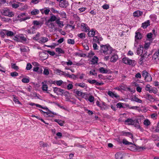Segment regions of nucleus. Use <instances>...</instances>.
I'll return each instance as SVG.
<instances>
[{
	"label": "nucleus",
	"instance_id": "nucleus-45",
	"mask_svg": "<svg viewBox=\"0 0 159 159\" xmlns=\"http://www.w3.org/2000/svg\"><path fill=\"white\" fill-rule=\"evenodd\" d=\"M75 93L79 96L82 97L84 95V94L80 91H76Z\"/></svg>",
	"mask_w": 159,
	"mask_h": 159
},
{
	"label": "nucleus",
	"instance_id": "nucleus-4",
	"mask_svg": "<svg viewBox=\"0 0 159 159\" xmlns=\"http://www.w3.org/2000/svg\"><path fill=\"white\" fill-rule=\"evenodd\" d=\"M1 12L3 15L9 17H12L14 15L12 11H10L9 9L7 7L4 8L2 10Z\"/></svg>",
	"mask_w": 159,
	"mask_h": 159
},
{
	"label": "nucleus",
	"instance_id": "nucleus-24",
	"mask_svg": "<svg viewBox=\"0 0 159 159\" xmlns=\"http://www.w3.org/2000/svg\"><path fill=\"white\" fill-rule=\"evenodd\" d=\"M115 157L116 159H123V154L121 153L118 152L116 154Z\"/></svg>",
	"mask_w": 159,
	"mask_h": 159
},
{
	"label": "nucleus",
	"instance_id": "nucleus-13",
	"mask_svg": "<svg viewBox=\"0 0 159 159\" xmlns=\"http://www.w3.org/2000/svg\"><path fill=\"white\" fill-rule=\"evenodd\" d=\"M139 47L137 48L136 52L137 55H141L143 53V47L141 45H138Z\"/></svg>",
	"mask_w": 159,
	"mask_h": 159
},
{
	"label": "nucleus",
	"instance_id": "nucleus-7",
	"mask_svg": "<svg viewBox=\"0 0 159 159\" xmlns=\"http://www.w3.org/2000/svg\"><path fill=\"white\" fill-rule=\"evenodd\" d=\"M103 40L102 37L100 36H94L93 38V43H98V44H100V42Z\"/></svg>",
	"mask_w": 159,
	"mask_h": 159
},
{
	"label": "nucleus",
	"instance_id": "nucleus-50",
	"mask_svg": "<svg viewBox=\"0 0 159 159\" xmlns=\"http://www.w3.org/2000/svg\"><path fill=\"white\" fill-rule=\"evenodd\" d=\"M32 67V65L30 63H28L26 65V69L27 70H30L31 69Z\"/></svg>",
	"mask_w": 159,
	"mask_h": 159
},
{
	"label": "nucleus",
	"instance_id": "nucleus-2",
	"mask_svg": "<svg viewBox=\"0 0 159 159\" xmlns=\"http://www.w3.org/2000/svg\"><path fill=\"white\" fill-rule=\"evenodd\" d=\"M142 38V34L138 30L135 33L134 37V48L138 46L139 44L140 40Z\"/></svg>",
	"mask_w": 159,
	"mask_h": 159
},
{
	"label": "nucleus",
	"instance_id": "nucleus-22",
	"mask_svg": "<svg viewBox=\"0 0 159 159\" xmlns=\"http://www.w3.org/2000/svg\"><path fill=\"white\" fill-rule=\"evenodd\" d=\"M5 31H6L5 34H6V35L7 36L11 37L15 34V33L11 31L5 30Z\"/></svg>",
	"mask_w": 159,
	"mask_h": 159
},
{
	"label": "nucleus",
	"instance_id": "nucleus-18",
	"mask_svg": "<svg viewBox=\"0 0 159 159\" xmlns=\"http://www.w3.org/2000/svg\"><path fill=\"white\" fill-rule=\"evenodd\" d=\"M58 19V18H57V17L55 15H52L50 17L49 19L46 22V24L48 25L47 23L48 22H53L55 21H56Z\"/></svg>",
	"mask_w": 159,
	"mask_h": 159
},
{
	"label": "nucleus",
	"instance_id": "nucleus-60",
	"mask_svg": "<svg viewBox=\"0 0 159 159\" xmlns=\"http://www.w3.org/2000/svg\"><path fill=\"white\" fill-rule=\"evenodd\" d=\"M151 88H150V86L149 84H147L145 87V90L148 91L149 93L151 90Z\"/></svg>",
	"mask_w": 159,
	"mask_h": 159
},
{
	"label": "nucleus",
	"instance_id": "nucleus-62",
	"mask_svg": "<svg viewBox=\"0 0 159 159\" xmlns=\"http://www.w3.org/2000/svg\"><path fill=\"white\" fill-rule=\"evenodd\" d=\"M49 73V71L48 69H44L43 74L44 75H48Z\"/></svg>",
	"mask_w": 159,
	"mask_h": 159
},
{
	"label": "nucleus",
	"instance_id": "nucleus-36",
	"mask_svg": "<svg viewBox=\"0 0 159 159\" xmlns=\"http://www.w3.org/2000/svg\"><path fill=\"white\" fill-rule=\"evenodd\" d=\"M99 70L100 73L103 74L107 73L108 72L107 70L105 69L103 67H101L99 68Z\"/></svg>",
	"mask_w": 159,
	"mask_h": 159
},
{
	"label": "nucleus",
	"instance_id": "nucleus-33",
	"mask_svg": "<svg viewBox=\"0 0 159 159\" xmlns=\"http://www.w3.org/2000/svg\"><path fill=\"white\" fill-rule=\"evenodd\" d=\"M33 24L35 25L39 26H40L42 25L43 23L40 21H38L37 20H34L33 21Z\"/></svg>",
	"mask_w": 159,
	"mask_h": 159
},
{
	"label": "nucleus",
	"instance_id": "nucleus-5",
	"mask_svg": "<svg viewBox=\"0 0 159 159\" xmlns=\"http://www.w3.org/2000/svg\"><path fill=\"white\" fill-rule=\"evenodd\" d=\"M53 91L54 93H56L57 95L61 94L63 93H65L66 92H67V91L57 87L54 88Z\"/></svg>",
	"mask_w": 159,
	"mask_h": 159
},
{
	"label": "nucleus",
	"instance_id": "nucleus-20",
	"mask_svg": "<svg viewBox=\"0 0 159 159\" xmlns=\"http://www.w3.org/2000/svg\"><path fill=\"white\" fill-rule=\"evenodd\" d=\"M48 38L47 37H42L38 39V41L40 43H43L48 41Z\"/></svg>",
	"mask_w": 159,
	"mask_h": 159
},
{
	"label": "nucleus",
	"instance_id": "nucleus-51",
	"mask_svg": "<svg viewBox=\"0 0 159 159\" xmlns=\"http://www.w3.org/2000/svg\"><path fill=\"white\" fill-rule=\"evenodd\" d=\"M94 97L93 96H90L88 99V101L90 102H93L94 100Z\"/></svg>",
	"mask_w": 159,
	"mask_h": 159
},
{
	"label": "nucleus",
	"instance_id": "nucleus-56",
	"mask_svg": "<svg viewBox=\"0 0 159 159\" xmlns=\"http://www.w3.org/2000/svg\"><path fill=\"white\" fill-rule=\"evenodd\" d=\"M18 73L16 72H12L10 73V75L12 77H16L18 76Z\"/></svg>",
	"mask_w": 159,
	"mask_h": 159
},
{
	"label": "nucleus",
	"instance_id": "nucleus-6",
	"mask_svg": "<svg viewBox=\"0 0 159 159\" xmlns=\"http://www.w3.org/2000/svg\"><path fill=\"white\" fill-rule=\"evenodd\" d=\"M80 28L82 31L86 32H88L90 30V28L88 25L84 23H82L81 24Z\"/></svg>",
	"mask_w": 159,
	"mask_h": 159
},
{
	"label": "nucleus",
	"instance_id": "nucleus-63",
	"mask_svg": "<svg viewBox=\"0 0 159 159\" xmlns=\"http://www.w3.org/2000/svg\"><path fill=\"white\" fill-rule=\"evenodd\" d=\"M93 49L94 50L98 49V46L97 44L96 43H93Z\"/></svg>",
	"mask_w": 159,
	"mask_h": 159
},
{
	"label": "nucleus",
	"instance_id": "nucleus-59",
	"mask_svg": "<svg viewBox=\"0 0 159 159\" xmlns=\"http://www.w3.org/2000/svg\"><path fill=\"white\" fill-rule=\"evenodd\" d=\"M136 78L137 79H140L141 78L142 76L141 74L139 72L137 73L135 75Z\"/></svg>",
	"mask_w": 159,
	"mask_h": 159
},
{
	"label": "nucleus",
	"instance_id": "nucleus-10",
	"mask_svg": "<svg viewBox=\"0 0 159 159\" xmlns=\"http://www.w3.org/2000/svg\"><path fill=\"white\" fill-rule=\"evenodd\" d=\"M56 74L60 75H63L65 76H67L70 77V75L69 73H66V72L62 71L59 70H56Z\"/></svg>",
	"mask_w": 159,
	"mask_h": 159
},
{
	"label": "nucleus",
	"instance_id": "nucleus-1",
	"mask_svg": "<svg viewBox=\"0 0 159 159\" xmlns=\"http://www.w3.org/2000/svg\"><path fill=\"white\" fill-rule=\"evenodd\" d=\"M100 51L104 55H109L115 52L113 49L108 44L106 45H100Z\"/></svg>",
	"mask_w": 159,
	"mask_h": 159
},
{
	"label": "nucleus",
	"instance_id": "nucleus-14",
	"mask_svg": "<svg viewBox=\"0 0 159 159\" xmlns=\"http://www.w3.org/2000/svg\"><path fill=\"white\" fill-rule=\"evenodd\" d=\"M96 31L95 30L93 29H92L90 31L88 32V36L89 37H93L94 36V35L95 34L96 32Z\"/></svg>",
	"mask_w": 159,
	"mask_h": 159
},
{
	"label": "nucleus",
	"instance_id": "nucleus-9",
	"mask_svg": "<svg viewBox=\"0 0 159 159\" xmlns=\"http://www.w3.org/2000/svg\"><path fill=\"white\" fill-rule=\"evenodd\" d=\"M112 54V57L111 58V62H115L118 59V57L115 50V52H113Z\"/></svg>",
	"mask_w": 159,
	"mask_h": 159
},
{
	"label": "nucleus",
	"instance_id": "nucleus-17",
	"mask_svg": "<svg viewBox=\"0 0 159 159\" xmlns=\"http://www.w3.org/2000/svg\"><path fill=\"white\" fill-rule=\"evenodd\" d=\"M134 120L131 118H128L125 121V123L126 125H132L134 124Z\"/></svg>",
	"mask_w": 159,
	"mask_h": 159
},
{
	"label": "nucleus",
	"instance_id": "nucleus-40",
	"mask_svg": "<svg viewBox=\"0 0 159 159\" xmlns=\"http://www.w3.org/2000/svg\"><path fill=\"white\" fill-rule=\"evenodd\" d=\"M55 121L57 123L60 125L62 126L63 125L64 122L61 120L55 119Z\"/></svg>",
	"mask_w": 159,
	"mask_h": 159
},
{
	"label": "nucleus",
	"instance_id": "nucleus-64",
	"mask_svg": "<svg viewBox=\"0 0 159 159\" xmlns=\"http://www.w3.org/2000/svg\"><path fill=\"white\" fill-rule=\"evenodd\" d=\"M25 16H26V13H21L18 15L17 17L18 18H21Z\"/></svg>",
	"mask_w": 159,
	"mask_h": 159
},
{
	"label": "nucleus",
	"instance_id": "nucleus-8",
	"mask_svg": "<svg viewBox=\"0 0 159 159\" xmlns=\"http://www.w3.org/2000/svg\"><path fill=\"white\" fill-rule=\"evenodd\" d=\"M59 2V5L61 7L65 8L68 5L66 0H57Z\"/></svg>",
	"mask_w": 159,
	"mask_h": 159
},
{
	"label": "nucleus",
	"instance_id": "nucleus-21",
	"mask_svg": "<svg viewBox=\"0 0 159 159\" xmlns=\"http://www.w3.org/2000/svg\"><path fill=\"white\" fill-rule=\"evenodd\" d=\"M98 58L96 56H94L91 61V64H97L98 62Z\"/></svg>",
	"mask_w": 159,
	"mask_h": 159
},
{
	"label": "nucleus",
	"instance_id": "nucleus-46",
	"mask_svg": "<svg viewBox=\"0 0 159 159\" xmlns=\"http://www.w3.org/2000/svg\"><path fill=\"white\" fill-rule=\"evenodd\" d=\"M149 74L146 70H143L142 72V76L144 77V78H145V77H147V76H148V75Z\"/></svg>",
	"mask_w": 159,
	"mask_h": 159
},
{
	"label": "nucleus",
	"instance_id": "nucleus-58",
	"mask_svg": "<svg viewBox=\"0 0 159 159\" xmlns=\"http://www.w3.org/2000/svg\"><path fill=\"white\" fill-rule=\"evenodd\" d=\"M102 8L105 10L108 9L109 7V5L107 4H105L102 6Z\"/></svg>",
	"mask_w": 159,
	"mask_h": 159
},
{
	"label": "nucleus",
	"instance_id": "nucleus-31",
	"mask_svg": "<svg viewBox=\"0 0 159 159\" xmlns=\"http://www.w3.org/2000/svg\"><path fill=\"white\" fill-rule=\"evenodd\" d=\"M75 85H78L81 87L84 88H86L87 87V85L84 83H76L75 84Z\"/></svg>",
	"mask_w": 159,
	"mask_h": 159
},
{
	"label": "nucleus",
	"instance_id": "nucleus-3",
	"mask_svg": "<svg viewBox=\"0 0 159 159\" xmlns=\"http://www.w3.org/2000/svg\"><path fill=\"white\" fill-rule=\"evenodd\" d=\"M122 61L125 64L128 65L132 66H134L136 64L135 61L126 57H124L122 59Z\"/></svg>",
	"mask_w": 159,
	"mask_h": 159
},
{
	"label": "nucleus",
	"instance_id": "nucleus-55",
	"mask_svg": "<svg viewBox=\"0 0 159 159\" xmlns=\"http://www.w3.org/2000/svg\"><path fill=\"white\" fill-rule=\"evenodd\" d=\"M56 84L58 86H61L63 83V82L61 80L56 81Z\"/></svg>",
	"mask_w": 159,
	"mask_h": 159
},
{
	"label": "nucleus",
	"instance_id": "nucleus-26",
	"mask_svg": "<svg viewBox=\"0 0 159 159\" xmlns=\"http://www.w3.org/2000/svg\"><path fill=\"white\" fill-rule=\"evenodd\" d=\"M89 75H93L95 76H97V71L95 69H92L89 71Z\"/></svg>",
	"mask_w": 159,
	"mask_h": 159
},
{
	"label": "nucleus",
	"instance_id": "nucleus-37",
	"mask_svg": "<svg viewBox=\"0 0 159 159\" xmlns=\"http://www.w3.org/2000/svg\"><path fill=\"white\" fill-rule=\"evenodd\" d=\"M39 144L40 147H47L49 146L48 145L47 143H44L43 141H40L39 142Z\"/></svg>",
	"mask_w": 159,
	"mask_h": 159
},
{
	"label": "nucleus",
	"instance_id": "nucleus-42",
	"mask_svg": "<svg viewBox=\"0 0 159 159\" xmlns=\"http://www.w3.org/2000/svg\"><path fill=\"white\" fill-rule=\"evenodd\" d=\"M55 50L56 52L59 53H63L64 52L62 49L59 48H56Z\"/></svg>",
	"mask_w": 159,
	"mask_h": 159
},
{
	"label": "nucleus",
	"instance_id": "nucleus-34",
	"mask_svg": "<svg viewBox=\"0 0 159 159\" xmlns=\"http://www.w3.org/2000/svg\"><path fill=\"white\" fill-rule=\"evenodd\" d=\"M18 37L19 38L20 41V40L21 42H25L27 40L26 38L22 35H18Z\"/></svg>",
	"mask_w": 159,
	"mask_h": 159
},
{
	"label": "nucleus",
	"instance_id": "nucleus-11",
	"mask_svg": "<svg viewBox=\"0 0 159 159\" xmlns=\"http://www.w3.org/2000/svg\"><path fill=\"white\" fill-rule=\"evenodd\" d=\"M87 82L91 84H95L96 85L98 86L101 85L103 84L102 83L97 82L95 80H90L89 79L87 80Z\"/></svg>",
	"mask_w": 159,
	"mask_h": 159
},
{
	"label": "nucleus",
	"instance_id": "nucleus-43",
	"mask_svg": "<svg viewBox=\"0 0 159 159\" xmlns=\"http://www.w3.org/2000/svg\"><path fill=\"white\" fill-rule=\"evenodd\" d=\"M143 124L146 126H148L150 124V122L148 119H146L143 121Z\"/></svg>",
	"mask_w": 159,
	"mask_h": 159
},
{
	"label": "nucleus",
	"instance_id": "nucleus-49",
	"mask_svg": "<svg viewBox=\"0 0 159 159\" xmlns=\"http://www.w3.org/2000/svg\"><path fill=\"white\" fill-rule=\"evenodd\" d=\"M13 100L15 103H17L18 104H20V102L18 100V99L17 98L16 96L15 95H13Z\"/></svg>",
	"mask_w": 159,
	"mask_h": 159
},
{
	"label": "nucleus",
	"instance_id": "nucleus-32",
	"mask_svg": "<svg viewBox=\"0 0 159 159\" xmlns=\"http://www.w3.org/2000/svg\"><path fill=\"white\" fill-rule=\"evenodd\" d=\"M123 143L124 144L127 145H135L133 143L129 142L125 139H124L123 140Z\"/></svg>",
	"mask_w": 159,
	"mask_h": 159
},
{
	"label": "nucleus",
	"instance_id": "nucleus-41",
	"mask_svg": "<svg viewBox=\"0 0 159 159\" xmlns=\"http://www.w3.org/2000/svg\"><path fill=\"white\" fill-rule=\"evenodd\" d=\"M157 92V89L155 87L152 88L150 91V93H153L154 94H156Z\"/></svg>",
	"mask_w": 159,
	"mask_h": 159
},
{
	"label": "nucleus",
	"instance_id": "nucleus-52",
	"mask_svg": "<svg viewBox=\"0 0 159 159\" xmlns=\"http://www.w3.org/2000/svg\"><path fill=\"white\" fill-rule=\"evenodd\" d=\"M122 104H123L122 103H120V102H119V103H117L116 104V106L117 108H120L125 107V106L123 107L122 105Z\"/></svg>",
	"mask_w": 159,
	"mask_h": 159
},
{
	"label": "nucleus",
	"instance_id": "nucleus-54",
	"mask_svg": "<svg viewBox=\"0 0 159 159\" xmlns=\"http://www.w3.org/2000/svg\"><path fill=\"white\" fill-rule=\"evenodd\" d=\"M19 19V20L21 22L30 19V17L29 16H27L26 17H25L24 18H22L21 17Z\"/></svg>",
	"mask_w": 159,
	"mask_h": 159
},
{
	"label": "nucleus",
	"instance_id": "nucleus-39",
	"mask_svg": "<svg viewBox=\"0 0 159 159\" xmlns=\"http://www.w3.org/2000/svg\"><path fill=\"white\" fill-rule=\"evenodd\" d=\"M144 80L148 82H150L152 81V78L150 74L147 76V77L144 78Z\"/></svg>",
	"mask_w": 159,
	"mask_h": 159
},
{
	"label": "nucleus",
	"instance_id": "nucleus-27",
	"mask_svg": "<svg viewBox=\"0 0 159 159\" xmlns=\"http://www.w3.org/2000/svg\"><path fill=\"white\" fill-rule=\"evenodd\" d=\"M132 100L139 103H142V101L141 99L137 98L136 96H134L132 98Z\"/></svg>",
	"mask_w": 159,
	"mask_h": 159
},
{
	"label": "nucleus",
	"instance_id": "nucleus-44",
	"mask_svg": "<svg viewBox=\"0 0 159 159\" xmlns=\"http://www.w3.org/2000/svg\"><path fill=\"white\" fill-rule=\"evenodd\" d=\"M5 30H3L2 31H0V36L2 38H4L6 35V31H5Z\"/></svg>",
	"mask_w": 159,
	"mask_h": 159
},
{
	"label": "nucleus",
	"instance_id": "nucleus-29",
	"mask_svg": "<svg viewBox=\"0 0 159 159\" xmlns=\"http://www.w3.org/2000/svg\"><path fill=\"white\" fill-rule=\"evenodd\" d=\"M125 106L126 107H128L130 109L137 110L139 108L138 106H130L128 104H125Z\"/></svg>",
	"mask_w": 159,
	"mask_h": 159
},
{
	"label": "nucleus",
	"instance_id": "nucleus-57",
	"mask_svg": "<svg viewBox=\"0 0 159 159\" xmlns=\"http://www.w3.org/2000/svg\"><path fill=\"white\" fill-rule=\"evenodd\" d=\"M11 67L12 68H13L16 70H17L19 69V67L16 66V64L13 63L11 65Z\"/></svg>",
	"mask_w": 159,
	"mask_h": 159
},
{
	"label": "nucleus",
	"instance_id": "nucleus-15",
	"mask_svg": "<svg viewBox=\"0 0 159 159\" xmlns=\"http://www.w3.org/2000/svg\"><path fill=\"white\" fill-rule=\"evenodd\" d=\"M143 12L139 10L136 11L133 13V16L134 17H138L142 15Z\"/></svg>",
	"mask_w": 159,
	"mask_h": 159
},
{
	"label": "nucleus",
	"instance_id": "nucleus-30",
	"mask_svg": "<svg viewBox=\"0 0 159 159\" xmlns=\"http://www.w3.org/2000/svg\"><path fill=\"white\" fill-rule=\"evenodd\" d=\"M85 36L86 34L84 33H81L77 35L78 37L81 39H84L86 37Z\"/></svg>",
	"mask_w": 159,
	"mask_h": 159
},
{
	"label": "nucleus",
	"instance_id": "nucleus-38",
	"mask_svg": "<svg viewBox=\"0 0 159 159\" xmlns=\"http://www.w3.org/2000/svg\"><path fill=\"white\" fill-rule=\"evenodd\" d=\"M39 12V11L37 9L33 10L31 12V15H34L38 14Z\"/></svg>",
	"mask_w": 159,
	"mask_h": 159
},
{
	"label": "nucleus",
	"instance_id": "nucleus-48",
	"mask_svg": "<svg viewBox=\"0 0 159 159\" xmlns=\"http://www.w3.org/2000/svg\"><path fill=\"white\" fill-rule=\"evenodd\" d=\"M42 84H43V85L42 87V90L43 91H47L48 88V86L47 84H44V83L43 82Z\"/></svg>",
	"mask_w": 159,
	"mask_h": 159
},
{
	"label": "nucleus",
	"instance_id": "nucleus-35",
	"mask_svg": "<svg viewBox=\"0 0 159 159\" xmlns=\"http://www.w3.org/2000/svg\"><path fill=\"white\" fill-rule=\"evenodd\" d=\"M132 125H134L135 127L138 129H139L140 128L139 123L138 120H134V124H132Z\"/></svg>",
	"mask_w": 159,
	"mask_h": 159
},
{
	"label": "nucleus",
	"instance_id": "nucleus-23",
	"mask_svg": "<svg viewBox=\"0 0 159 159\" xmlns=\"http://www.w3.org/2000/svg\"><path fill=\"white\" fill-rule=\"evenodd\" d=\"M150 22L149 20H147L144 22L142 24V27L143 28H146L150 25Z\"/></svg>",
	"mask_w": 159,
	"mask_h": 159
},
{
	"label": "nucleus",
	"instance_id": "nucleus-61",
	"mask_svg": "<svg viewBox=\"0 0 159 159\" xmlns=\"http://www.w3.org/2000/svg\"><path fill=\"white\" fill-rule=\"evenodd\" d=\"M144 59V57L143 56H141L139 60V63L140 65H142L143 62V60Z\"/></svg>",
	"mask_w": 159,
	"mask_h": 159
},
{
	"label": "nucleus",
	"instance_id": "nucleus-16",
	"mask_svg": "<svg viewBox=\"0 0 159 159\" xmlns=\"http://www.w3.org/2000/svg\"><path fill=\"white\" fill-rule=\"evenodd\" d=\"M40 57L43 60L46 59L48 57V54L44 52H41L39 53Z\"/></svg>",
	"mask_w": 159,
	"mask_h": 159
},
{
	"label": "nucleus",
	"instance_id": "nucleus-19",
	"mask_svg": "<svg viewBox=\"0 0 159 159\" xmlns=\"http://www.w3.org/2000/svg\"><path fill=\"white\" fill-rule=\"evenodd\" d=\"M108 94L109 96L112 98H117L119 97V96L117 95L116 93H114V92H113L111 91H109L108 92Z\"/></svg>",
	"mask_w": 159,
	"mask_h": 159
},
{
	"label": "nucleus",
	"instance_id": "nucleus-47",
	"mask_svg": "<svg viewBox=\"0 0 159 159\" xmlns=\"http://www.w3.org/2000/svg\"><path fill=\"white\" fill-rule=\"evenodd\" d=\"M21 81L24 83H28L30 82V80L29 78H24L22 79Z\"/></svg>",
	"mask_w": 159,
	"mask_h": 159
},
{
	"label": "nucleus",
	"instance_id": "nucleus-28",
	"mask_svg": "<svg viewBox=\"0 0 159 159\" xmlns=\"http://www.w3.org/2000/svg\"><path fill=\"white\" fill-rule=\"evenodd\" d=\"M71 16L73 17V19L75 20L76 21L80 20V18L78 16L77 14H74L72 13H71Z\"/></svg>",
	"mask_w": 159,
	"mask_h": 159
},
{
	"label": "nucleus",
	"instance_id": "nucleus-25",
	"mask_svg": "<svg viewBox=\"0 0 159 159\" xmlns=\"http://www.w3.org/2000/svg\"><path fill=\"white\" fill-rule=\"evenodd\" d=\"M56 23L60 27L62 28L64 26L63 22L62 21H60V18L56 20Z\"/></svg>",
	"mask_w": 159,
	"mask_h": 159
},
{
	"label": "nucleus",
	"instance_id": "nucleus-53",
	"mask_svg": "<svg viewBox=\"0 0 159 159\" xmlns=\"http://www.w3.org/2000/svg\"><path fill=\"white\" fill-rule=\"evenodd\" d=\"M41 11L42 13H43L44 12L46 15H48V14L50 11V10L47 9L44 10H41Z\"/></svg>",
	"mask_w": 159,
	"mask_h": 159
},
{
	"label": "nucleus",
	"instance_id": "nucleus-12",
	"mask_svg": "<svg viewBox=\"0 0 159 159\" xmlns=\"http://www.w3.org/2000/svg\"><path fill=\"white\" fill-rule=\"evenodd\" d=\"M152 59L155 61L159 60V48L157 52L155 53L153 55Z\"/></svg>",
	"mask_w": 159,
	"mask_h": 159
}]
</instances>
